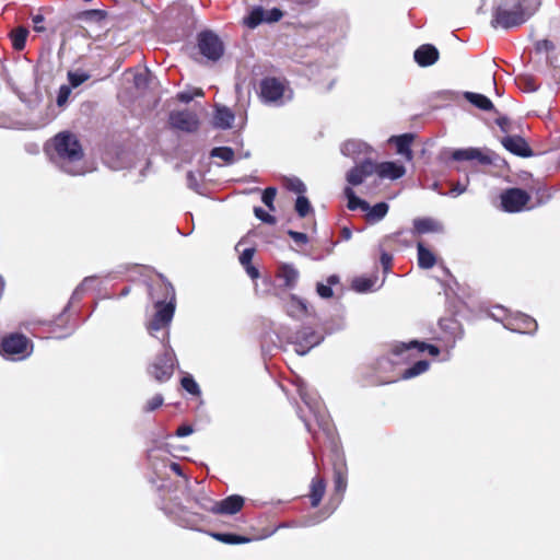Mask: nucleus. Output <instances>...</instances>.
Segmentation results:
<instances>
[{"instance_id":"obj_1","label":"nucleus","mask_w":560,"mask_h":560,"mask_svg":"<svg viewBox=\"0 0 560 560\" xmlns=\"http://www.w3.org/2000/svg\"><path fill=\"white\" fill-rule=\"evenodd\" d=\"M61 168L70 175H83L86 168L83 165V151L77 137L70 132H60L54 139Z\"/></svg>"},{"instance_id":"obj_2","label":"nucleus","mask_w":560,"mask_h":560,"mask_svg":"<svg viewBox=\"0 0 560 560\" xmlns=\"http://www.w3.org/2000/svg\"><path fill=\"white\" fill-rule=\"evenodd\" d=\"M540 7V0H517L513 10L499 7L491 22L493 27L512 28L525 23Z\"/></svg>"},{"instance_id":"obj_3","label":"nucleus","mask_w":560,"mask_h":560,"mask_svg":"<svg viewBox=\"0 0 560 560\" xmlns=\"http://www.w3.org/2000/svg\"><path fill=\"white\" fill-rule=\"evenodd\" d=\"M166 292V302L155 303V314L148 323L147 328L151 335L163 328H166L172 323L175 313V291L170 283L163 284Z\"/></svg>"},{"instance_id":"obj_4","label":"nucleus","mask_w":560,"mask_h":560,"mask_svg":"<svg viewBox=\"0 0 560 560\" xmlns=\"http://www.w3.org/2000/svg\"><path fill=\"white\" fill-rule=\"evenodd\" d=\"M259 96L265 104L280 106L291 101L293 93L282 81L275 78H266L260 82Z\"/></svg>"},{"instance_id":"obj_5","label":"nucleus","mask_w":560,"mask_h":560,"mask_svg":"<svg viewBox=\"0 0 560 560\" xmlns=\"http://www.w3.org/2000/svg\"><path fill=\"white\" fill-rule=\"evenodd\" d=\"M197 49L209 61H218L224 52V46L212 31H203L197 36Z\"/></svg>"},{"instance_id":"obj_6","label":"nucleus","mask_w":560,"mask_h":560,"mask_svg":"<svg viewBox=\"0 0 560 560\" xmlns=\"http://www.w3.org/2000/svg\"><path fill=\"white\" fill-rule=\"evenodd\" d=\"M33 347L30 340L20 334H13L2 341V352L10 360L19 361L31 355Z\"/></svg>"},{"instance_id":"obj_7","label":"nucleus","mask_w":560,"mask_h":560,"mask_svg":"<svg viewBox=\"0 0 560 560\" xmlns=\"http://www.w3.org/2000/svg\"><path fill=\"white\" fill-rule=\"evenodd\" d=\"M529 195L520 188H510L501 194V206L506 212H521L526 209Z\"/></svg>"},{"instance_id":"obj_8","label":"nucleus","mask_w":560,"mask_h":560,"mask_svg":"<svg viewBox=\"0 0 560 560\" xmlns=\"http://www.w3.org/2000/svg\"><path fill=\"white\" fill-rule=\"evenodd\" d=\"M282 15V12L277 8L265 10L261 7H255L250 10L249 14L244 18L243 23L249 28H255L262 22H278Z\"/></svg>"},{"instance_id":"obj_9","label":"nucleus","mask_w":560,"mask_h":560,"mask_svg":"<svg viewBox=\"0 0 560 560\" xmlns=\"http://www.w3.org/2000/svg\"><path fill=\"white\" fill-rule=\"evenodd\" d=\"M211 505L202 504V509L215 514L232 515L237 513L244 505V499L241 495H230L226 499L215 502L209 501Z\"/></svg>"},{"instance_id":"obj_10","label":"nucleus","mask_w":560,"mask_h":560,"mask_svg":"<svg viewBox=\"0 0 560 560\" xmlns=\"http://www.w3.org/2000/svg\"><path fill=\"white\" fill-rule=\"evenodd\" d=\"M170 124L172 127L192 132L196 131L199 127V119L197 115L189 110H179L174 112L170 115Z\"/></svg>"},{"instance_id":"obj_11","label":"nucleus","mask_w":560,"mask_h":560,"mask_svg":"<svg viewBox=\"0 0 560 560\" xmlns=\"http://www.w3.org/2000/svg\"><path fill=\"white\" fill-rule=\"evenodd\" d=\"M174 369L173 351L165 350L164 354L151 368V374L159 382L167 381Z\"/></svg>"},{"instance_id":"obj_12","label":"nucleus","mask_w":560,"mask_h":560,"mask_svg":"<svg viewBox=\"0 0 560 560\" xmlns=\"http://www.w3.org/2000/svg\"><path fill=\"white\" fill-rule=\"evenodd\" d=\"M324 337L311 329H304L296 335L294 351L299 355H305L312 348L319 345Z\"/></svg>"},{"instance_id":"obj_13","label":"nucleus","mask_w":560,"mask_h":560,"mask_svg":"<svg viewBox=\"0 0 560 560\" xmlns=\"http://www.w3.org/2000/svg\"><path fill=\"white\" fill-rule=\"evenodd\" d=\"M374 171L375 163L371 160H364L348 172L347 182L352 186L361 185L366 177L374 174Z\"/></svg>"},{"instance_id":"obj_14","label":"nucleus","mask_w":560,"mask_h":560,"mask_svg":"<svg viewBox=\"0 0 560 560\" xmlns=\"http://www.w3.org/2000/svg\"><path fill=\"white\" fill-rule=\"evenodd\" d=\"M340 150L345 156L351 158L353 160L365 158L372 152L371 145L358 139H350L345 141L341 144Z\"/></svg>"},{"instance_id":"obj_15","label":"nucleus","mask_w":560,"mask_h":560,"mask_svg":"<svg viewBox=\"0 0 560 560\" xmlns=\"http://www.w3.org/2000/svg\"><path fill=\"white\" fill-rule=\"evenodd\" d=\"M287 314L294 319H303L311 315L310 307L305 300L291 294L285 303Z\"/></svg>"},{"instance_id":"obj_16","label":"nucleus","mask_w":560,"mask_h":560,"mask_svg":"<svg viewBox=\"0 0 560 560\" xmlns=\"http://www.w3.org/2000/svg\"><path fill=\"white\" fill-rule=\"evenodd\" d=\"M502 145L511 153L518 156H530L532 151L527 142L518 136H506L501 140Z\"/></svg>"},{"instance_id":"obj_17","label":"nucleus","mask_w":560,"mask_h":560,"mask_svg":"<svg viewBox=\"0 0 560 560\" xmlns=\"http://www.w3.org/2000/svg\"><path fill=\"white\" fill-rule=\"evenodd\" d=\"M374 173H376L380 178H388L395 180L405 175L406 168L396 162H383L375 164Z\"/></svg>"},{"instance_id":"obj_18","label":"nucleus","mask_w":560,"mask_h":560,"mask_svg":"<svg viewBox=\"0 0 560 560\" xmlns=\"http://www.w3.org/2000/svg\"><path fill=\"white\" fill-rule=\"evenodd\" d=\"M452 158L455 161H478L480 164L488 165L491 164V159L483 154L479 149L476 148H467V149H458L452 153Z\"/></svg>"},{"instance_id":"obj_19","label":"nucleus","mask_w":560,"mask_h":560,"mask_svg":"<svg viewBox=\"0 0 560 560\" xmlns=\"http://www.w3.org/2000/svg\"><path fill=\"white\" fill-rule=\"evenodd\" d=\"M438 59L439 51L433 45L424 44L415 51V60L420 67L432 66Z\"/></svg>"},{"instance_id":"obj_20","label":"nucleus","mask_w":560,"mask_h":560,"mask_svg":"<svg viewBox=\"0 0 560 560\" xmlns=\"http://www.w3.org/2000/svg\"><path fill=\"white\" fill-rule=\"evenodd\" d=\"M506 327L513 331L529 334L537 329V323L534 318L527 315L518 314L511 322H509Z\"/></svg>"},{"instance_id":"obj_21","label":"nucleus","mask_w":560,"mask_h":560,"mask_svg":"<svg viewBox=\"0 0 560 560\" xmlns=\"http://www.w3.org/2000/svg\"><path fill=\"white\" fill-rule=\"evenodd\" d=\"M417 351V352H423L428 351L431 355L436 357L440 353V350L434 345H429L425 342H419V341H410L408 343H400L395 347L394 352L397 355H401L405 351Z\"/></svg>"},{"instance_id":"obj_22","label":"nucleus","mask_w":560,"mask_h":560,"mask_svg":"<svg viewBox=\"0 0 560 560\" xmlns=\"http://www.w3.org/2000/svg\"><path fill=\"white\" fill-rule=\"evenodd\" d=\"M235 116L233 112L223 105H217L213 116V126L219 129H229L232 127Z\"/></svg>"},{"instance_id":"obj_23","label":"nucleus","mask_w":560,"mask_h":560,"mask_svg":"<svg viewBox=\"0 0 560 560\" xmlns=\"http://www.w3.org/2000/svg\"><path fill=\"white\" fill-rule=\"evenodd\" d=\"M413 140V136L411 133H405L397 137H392L389 141L395 142L397 147V153L404 155L407 161L412 160V151L410 149Z\"/></svg>"},{"instance_id":"obj_24","label":"nucleus","mask_w":560,"mask_h":560,"mask_svg":"<svg viewBox=\"0 0 560 560\" xmlns=\"http://www.w3.org/2000/svg\"><path fill=\"white\" fill-rule=\"evenodd\" d=\"M464 97L470 104H472L475 107H477V108H479L481 110L488 112V110H491L493 108V104L490 101V98H488L483 94L474 93V92H465L464 93Z\"/></svg>"},{"instance_id":"obj_25","label":"nucleus","mask_w":560,"mask_h":560,"mask_svg":"<svg viewBox=\"0 0 560 560\" xmlns=\"http://www.w3.org/2000/svg\"><path fill=\"white\" fill-rule=\"evenodd\" d=\"M415 231L419 234H424L429 232H440L442 230V225L430 218L416 219L413 221Z\"/></svg>"},{"instance_id":"obj_26","label":"nucleus","mask_w":560,"mask_h":560,"mask_svg":"<svg viewBox=\"0 0 560 560\" xmlns=\"http://www.w3.org/2000/svg\"><path fill=\"white\" fill-rule=\"evenodd\" d=\"M417 248L419 267L423 269L432 268L436 262L434 254L425 248L422 243H418Z\"/></svg>"},{"instance_id":"obj_27","label":"nucleus","mask_w":560,"mask_h":560,"mask_svg":"<svg viewBox=\"0 0 560 560\" xmlns=\"http://www.w3.org/2000/svg\"><path fill=\"white\" fill-rule=\"evenodd\" d=\"M388 209L389 207L386 202H378L374 206H370V209H366L364 212L366 213L368 221L375 223L385 218Z\"/></svg>"},{"instance_id":"obj_28","label":"nucleus","mask_w":560,"mask_h":560,"mask_svg":"<svg viewBox=\"0 0 560 560\" xmlns=\"http://www.w3.org/2000/svg\"><path fill=\"white\" fill-rule=\"evenodd\" d=\"M279 276L282 278L284 285L288 288H293L299 280V271L289 264H284L280 268Z\"/></svg>"},{"instance_id":"obj_29","label":"nucleus","mask_w":560,"mask_h":560,"mask_svg":"<svg viewBox=\"0 0 560 560\" xmlns=\"http://www.w3.org/2000/svg\"><path fill=\"white\" fill-rule=\"evenodd\" d=\"M345 196L348 199V208L350 210L361 209L362 211H365L366 209H370V205L365 200L359 198L351 187H346Z\"/></svg>"},{"instance_id":"obj_30","label":"nucleus","mask_w":560,"mask_h":560,"mask_svg":"<svg viewBox=\"0 0 560 560\" xmlns=\"http://www.w3.org/2000/svg\"><path fill=\"white\" fill-rule=\"evenodd\" d=\"M326 486L325 482L322 479H314L312 481V488H311V503L312 506H317L324 494H325Z\"/></svg>"},{"instance_id":"obj_31","label":"nucleus","mask_w":560,"mask_h":560,"mask_svg":"<svg viewBox=\"0 0 560 560\" xmlns=\"http://www.w3.org/2000/svg\"><path fill=\"white\" fill-rule=\"evenodd\" d=\"M339 282V278L336 275L329 276L327 278V283H317L316 291L317 294L323 299H329L332 296L334 292L331 287Z\"/></svg>"},{"instance_id":"obj_32","label":"nucleus","mask_w":560,"mask_h":560,"mask_svg":"<svg viewBox=\"0 0 560 560\" xmlns=\"http://www.w3.org/2000/svg\"><path fill=\"white\" fill-rule=\"evenodd\" d=\"M376 279L359 277L352 281V288L359 293L373 291L375 289Z\"/></svg>"},{"instance_id":"obj_33","label":"nucleus","mask_w":560,"mask_h":560,"mask_svg":"<svg viewBox=\"0 0 560 560\" xmlns=\"http://www.w3.org/2000/svg\"><path fill=\"white\" fill-rule=\"evenodd\" d=\"M429 366H430V364L428 361L420 360L417 363H415L412 366H410L409 369L405 370V372L402 373V378L409 380V378L416 377V376L424 373L425 371H428Z\"/></svg>"},{"instance_id":"obj_34","label":"nucleus","mask_w":560,"mask_h":560,"mask_svg":"<svg viewBox=\"0 0 560 560\" xmlns=\"http://www.w3.org/2000/svg\"><path fill=\"white\" fill-rule=\"evenodd\" d=\"M212 536L217 540L222 541L224 544H230V545L245 544V542L249 541L248 538H246L244 536L234 535V534L215 533V534H212Z\"/></svg>"},{"instance_id":"obj_35","label":"nucleus","mask_w":560,"mask_h":560,"mask_svg":"<svg viewBox=\"0 0 560 560\" xmlns=\"http://www.w3.org/2000/svg\"><path fill=\"white\" fill-rule=\"evenodd\" d=\"M212 158H218L224 161L228 164H231L234 162V151L229 147H219L214 148L211 151Z\"/></svg>"},{"instance_id":"obj_36","label":"nucleus","mask_w":560,"mask_h":560,"mask_svg":"<svg viewBox=\"0 0 560 560\" xmlns=\"http://www.w3.org/2000/svg\"><path fill=\"white\" fill-rule=\"evenodd\" d=\"M27 30L20 27L16 28L12 35V45L16 50H22L25 47L26 38H27Z\"/></svg>"},{"instance_id":"obj_37","label":"nucleus","mask_w":560,"mask_h":560,"mask_svg":"<svg viewBox=\"0 0 560 560\" xmlns=\"http://www.w3.org/2000/svg\"><path fill=\"white\" fill-rule=\"evenodd\" d=\"M295 210L301 218L306 217L312 211L310 200L304 195L298 196Z\"/></svg>"},{"instance_id":"obj_38","label":"nucleus","mask_w":560,"mask_h":560,"mask_svg":"<svg viewBox=\"0 0 560 560\" xmlns=\"http://www.w3.org/2000/svg\"><path fill=\"white\" fill-rule=\"evenodd\" d=\"M90 75L84 71H69L68 72V80L70 82V86L72 89L78 88L82 83H84L86 80H89Z\"/></svg>"},{"instance_id":"obj_39","label":"nucleus","mask_w":560,"mask_h":560,"mask_svg":"<svg viewBox=\"0 0 560 560\" xmlns=\"http://www.w3.org/2000/svg\"><path fill=\"white\" fill-rule=\"evenodd\" d=\"M285 186L289 190L298 194L299 196L304 195L306 191V186L298 177L287 178Z\"/></svg>"},{"instance_id":"obj_40","label":"nucleus","mask_w":560,"mask_h":560,"mask_svg":"<svg viewBox=\"0 0 560 560\" xmlns=\"http://www.w3.org/2000/svg\"><path fill=\"white\" fill-rule=\"evenodd\" d=\"M335 490L339 495H342V493L346 491L347 488V478L346 474L342 469H337L335 471Z\"/></svg>"},{"instance_id":"obj_41","label":"nucleus","mask_w":560,"mask_h":560,"mask_svg":"<svg viewBox=\"0 0 560 560\" xmlns=\"http://www.w3.org/2000/svg\"><path fill=\"white\" fill-rule=\"evenodd\" d=\"M182 386L185 390L192 395H198L200 393L199 386L196 381L191 376H185L182 378Z\"/></svg>"},{"instance_id":"obj_42","label":"nucleus","mask_w":560,"mask_h":560,"mask_svg":"<svg viewBox=\"0 0 560 560\" xmlns=\"http://www.w3.org/2000/svg\"><path fill=\"white\" fill-rule=\"evenodd\" d=\"M277 190L276 188L269 187L266 188L262 192L261 200L262 202L271 210H275L273 200L276 198Z\"/></svg>"},{"instance_id":"obj_43","label":"nucleus","mask_w":560,"mask_h":560,"mask_svg":"<svg viewBox=\"0 0 560 560\" xmlns=\"http://www.w3.org/2000/svg\"><path fill=\"white\" fill-rule=\"evenodd\" d=\"M71 90H72V88L68 86V85L60 86V89L58 91V95H57V104L59 106H63L68 102V98L71 94Z\"/></svg>"},{"instance_id":"obj_44","label":"nucleus","mask_w":560,"mask_h":560,"mask_svg":"<svg viewBox=\"0 0 560 560\" xmlns=\"http://www.w3.org/2000/svg\"><path fill=\"white\" fill-rule=\"evenodd\" d=\"M254 213L257 219H259L260 221H262L265 223H268V224L276 223V218L273 215L269 214L267 211H265L261 208H255Z\"/></svg>"},{"instance_id":"obj_45","label":"nucleus","mask_w":560,"mask_h":560,"mask_svg":"<svg viewBox=\"0 0 560 560\" xmlns=\"http://www.w3.org/2000/svg\"><path fill=\"white\" fill-rule=\"evenodd\" d=\"M254 254H255V249L254 248H245L241 253V255H240V262H241V265L244 267L246 265L252 264Z\"/></svg>"},{"instance_id":"obj_46","label":"nucleus","mask_w":560,"mask_h":560,"mask_svg":"<svg viewBox=\"0 0 560 560\" xmlns=\"http://www.w3.org/2000/svg\"><path fill=\"white\" fill-rule=\"evenodd\" d=\"M44 21L45 18L40 13L34 14L32 16L33 27L35 32L42 33L45 31Z\"/></svg>"},{"instance_id":"obj_47","label":"nucleus","mask_w":560,"mask_h":560,"mask_svg":"<svg viewBox=\"0 0 560 560\" xmlns=\"http://www.w3.org/2000/svg\"><path fill=\"white\" fill-rule=\"evenodd\" d=\"M288 234L291 236V238L295 243H299V244H306L307 241H308L307 235L305 233H302V232H296V231L289 230Z\"/></svg>"},{"instance_id":"obj_48","label":"nucleus","mask_w":560,"mask_h":560,"mask_svg":"<svg viewBox=\"0 0 560 560\" xmlns=\"http://www.w3.org/2000/svg\"><path fill=\"white\" fill-rule=\"evenodd\" d=\"M163 404V397L160 395L154 396L148 405L149 410H154L159 408Z\"/></svg>"},{"instance_id":"obj_49","label":"nucleus","mask_w":560,"mask_h":560,"mask_svg":"<svg viewBox=\"0 0 560 560\" xmlns=\"http://www.w3.org/2000/svg\"><path fill=\"white\" fill-rule=\"evenodd\" d=\"M177 97L183 103H189L190 101L194 100L191 90H187V91H183V92L178 93Z\"/></svg>"},{"instance_id":"obj_50","label":"nucleus","mask_w":560,"mask_h":560,"mask_svg":"<svg viewBox=\"0 0 560 560\" xmlns=\"http://www.w3.org/2000/svg\"><path fill=\"white\" fill-rule=\"evenodd\" d=\"M467 190V186L466 185H462V184H456L450 191V195L452 197H457L462 194H464L465 191Z\"/></svg>"},{"instance_id":"obj_51","label":"nucleus","mask_w":560,"mask_h":560,"mask_svg":"<svg viewBox=\"0 0 560 560\" xmlns=\"http://www.w3.org/2000/svg\"><path fill=\"white\" fill-rule=\"evenodd\" d=\"M191 433H192V428L190 425H182L176 431V434L179 438L188 436Z\"/></svg>"},{"instance_id":"obj_52","label":"nucleus","mask_w":560,"mask_h":560,"mask_svg":"<svg viewBox=\"0 0 560 560\" xmlns=\"http://www.w3.org/2000/svg\"><path fill=\"white\" fill-rule=\"evenodd\" d=\"M244 268L252 279H257L259 277L258 269L254 267L252 264L244 266Z\"/></svg>"},{"instance_id":"obj_53","label":"nucleus","mask_w":560,"mask_h":560,"mask_svg":"<svg viewBox=\"0 0 560 560\" xmlns=\"http://www.w3.org/2000/svg\"><path fill=\"white\" fill-rule=\"evenodd\" d=\"M381 260H382V264L384 265V267L387 269L389 266V262L392 260V257L387 254H383Z\"/></svg>"},{"instance_id":"obj_54","label":"nucleus","mask_w":560,"mask_h":560,"mask_svg":"<svg viewBox=\"0 0 560 560\" xmlns=\"http://www.w3.org/2000/svg\"><path fill=\"white\" fill-rule=\"evenodd\" d=\"M171 469L177 474V475H182V469H180V466L177 464V463H172L171 464Z\"/></svg>"},{"instance_id":"obj_55","label":"nucleus","mask_w":560,"mask_h":560,"mask_svg":"<svg viewBox=\"0 0 560 560\" xmlns=\"http://www.w3.org/2000/svg\"><path fill=\"white\" fill-rule=\"evenodd\" d=\"M191 92H192L194 98L203 96V91L199 88L191 90Z\"/></svg>"},{"instance_id":"obj_56","label":"nucleus","mask_w":560,"mask_h":560,"mask_svg":"<svg viewBox=\"0 0 560 560\" xmlns=\"http://www.w3.org/2000/svg\"><path fill=\"white\" fill-rule=\"evenodd\" d=\"M209 501H212V500L205 497L201 500H199L198 503L202 508V504L211 505V503Z\"/></svg>"},{"instance_id":"obj_57","label":"nucleus","mask_w":560,"mask_h":560,"mask_svg":"<svg viewBox=\"0 0 560 560\" xmlns=\"http://www.w3.org/2000/svg\"><path fill=\"white\" fill-rule=\"evenodd\" d=\"M508 119L506 118H500L498 120V124L499 126L501 127V129L505 130V124H506Z\"/></svg>"},{"instance_id":"obj_58","label":"nucleus","mask_w":560,"mask_h":560,"mask_svg":"<svg viewBox=\"0 0 560 560\" xmlns=\"http://www.w3.org/2000/svg\"><path fill=\"white\" fill-rule=\"evenodd\" d=\"M141 80H142V75H137L136 77V84L140 85L141 84Z\"/></svg>"},{"instance_id":"obj_59","label":"nucleus","mask_w":560,"mask_h":560,"mask_svg":"<svg viewBox=\"0 0 560 560\" xmlns=\"http://www.w3.org/2000/svg\"><path fill=\"white\" fill-rule=\"evenodd\" d=\"M544 45H545L546 48H548L549 42L548 40H544Z\"/></svg>"},{"instance_id":"obj_60","label":"nucleus","mask_w":560,"mask_h":560,"mask_svg":"<svg viewBox=\"0 0 560 560\" xmlns=\"http://www.w3.org/2000/svg\"><path fill=\"white\" fill-rule=\"evenodd\" d=\"M345 236H346L347 238H349V237H350V232H349V231H347V233H345Z\"/></svg>"},{"instance_id":"obj_61","label":"nucleus","mask_w":560,"mask_h":560,"mask_svg":"<svg viewBox=\"0 0 560 560\" xmlns=\"http://www.w3.org/2000/svg\"><path fill=\"white\" fill-rule=\"evenodd\" d=\"M345 236H346L347 238H349V237H350V232H349V231H347V233H345Z\"/></svg>"}]
</instances>
